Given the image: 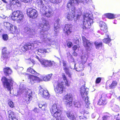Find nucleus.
<instances>
[{
	"instance_id": "obj_24",
	"label": "nucleus",
	"mask_w": 120,
	"mask_h": 120,
	"mask_svg": "<svg viewBox=\"0 0 120 120\" xmlns=\"http://www.w3.org/2000/svg\"><path fill=\"white\" fill-rule=\"evenodd\" d=\"M58 106V105L56 104H55L52 105L51 108L50 109V111L52 115L54 112L59 110H60Z\"/></svg>"
},
{
	"instance_id": "obj_56",
	"label": "nucleus",
	"mask_w": 120,
	"mask_h": 120,
	"mask_svg": "<svg viewBox=\"0 0 120 120\" xmlns=\"http://www.w3.org/2000/svg\"><path fill=\"white\" fill-rule=\"evenodd\" d=\"M78 46L76 45H75L73 47V50L74 51H75L78 48Z\"/></svg>"
},
{
	"instance_id": "obj_11",
	"label": "nucleus",
	"mask_w": 120,
	"mask_h": 120,
	"mask_svg": "<svg viewBox=\"0 0 120 120\" xmlns=\"http://www.w3.org/2000/svg\"><path fill=\"white\" fill-rule=\"evenodd\" d=\"M64 85L63 83H58L56 88H54L56 92L58 94H61L63 92Z\"/></svg>"
},
{
	"instance_id": "obj_36",
	"label": "nucleus",
	"mask_w": 120,
	"mask_h": 120,
	"mask_svg": "<svg viewBox=\"0 0 120 120\" xmlns=\"http://www.w3.org/2000/svg\"><path fill=\"white\" fill-rule=\"evenodd\" d=\"M27 71L37 75H39L38 73H37L33 69L31 68L30 67L28 68Z\"/></svg>"
},
{
	"instance_id": "obj_39",
	"label": "nucleus",
	"mask_w": 120,
	"mask_h": 120,
	"mask_svg": "<svg viewBox=\"0 0 120 120\" xmlns=\"http://www.w3.org/2000/svg\"><path fill=\"white\" fill-rule=\"evenodd\" d=\"M105 16L108 18L109 19H113L114 18V16L112 14L108 13L105 14Z\"/></svg>"
},
{
	"instance_id": "obj_63",
	"label": "nucleus",
	"mask_w": 120,
	"mask_h": 120,
	"mask_svg": "<svg viewBox=\"0 0 120 120\" xmlns=\"http://www.w3.org/2000/svg\"><path fill=\"white\" fill-rule=\"evenodd\" d=\"M36 58L38 59V60L40 62V60H41V59H40L38 57V56H36Z\"/></svg>"
},
{
	"instance_id": "obj_41",
	"label": "nucleus",
	"mask_w": 120,
	"mask_h": 120,
	"mask_svg": "<svg viewBox=\"0 0 120 120\" xmlns=\"http://www.w3.org/2000/svg\"><path fill=\"white\" fill-rule=\"evenodd\" d=\"M65 104L67 106L70 107L72 105V101H66L65 102Z\"/></svg>"
},
{
	"instance_id": "obj_6",
	"label": "nucleus",
	"mask_w": 120,
	"mask_h": 120,
	"mask_svg": "<svg viewBox=\"0 0 120 120\" xmlns=\"http://www.w3.org/2000/svg\"><path fill=\"white\" fill-rule=\"evenodd\" d=\"M24 16L22 12L20 11H15L12 13L11 18L13 20H16L19 23H20L23 20Z\"/></svg>"
},
{
	"instance_id": "obj_27",
	"label": "nucleus",
	"mask_w": 120,
	"mask_h": 120,
	"mask_svg": "<svg viewBox=\"0 0 120 120\" xmlns=\"http://www.w3.org/2000/svg\"><path fill=\"white\" fill-rule=\"evenodd\" d=\"M32 96L25 95L23 97V100L25 102L29 104L30 103V101L32 100Z\"/></svg>"
},
{
	"instance_id": "obj_37",
	"label": "nucleus",
	"mask_w": 120,
	"mask_h": 120,
	"mask_svg": "<svg viewBox=\"0 0 120 120\" xmlns=\"http://www.w3.org/2000/svg\"><path fill=\"white\" fill-rule=\"evenodd\" d=\"M106 37L103 40L104 42L105 43H109L111 41V39L109 38V35L107 34L106 35Z\"/></svg>"
},
{
	"instance_id": "obj_57",
	"label": "nucleus",
	"mask_w": 120,
	"mask_h": 120,
	"mask_svg": "<svg viewBox=\"0 0 120 120\" xmlns=\"http://www.w3.org/2000/svg\"><path fill=\"white\" fill-rule=\"evenodd\" d=\"M0 17L1 18H2L3 19H4L6 17L5 15H2L0 16Z\"/></svg>"
},
{
	"instance_id": "obj_44",
	"label": "nucleus",
	"mask_w": 120,
	"mask_h": 120,
	"mask_svg": "<svg viewBox=\"0 0 120 120\" xmlns=\"http://www.w3.org/2000/svg\"><path fill=\"white\" fill-rule=\"evenodd\" d=\"M80 0L81 3L84 5H85L86 4L89 3L90 0Z\"/></svg>"
},
{
	"instance_id": "obj_14",
	"label": "nucleus",
	"mask_w": 120,
	"mask_h": 120,
	"mask_svg": "<svg viewBox=\"0 0 120 120\" xmlns=\"http://www.w3.org/2000/svg\"><path fill=\"white\" fill-rule=\"evenodd\" d=\"M60 19H57L55 22L54 25V33L55 34L57 35L58 33L59 30L60 25L59 24Z\"/></svg>"
},
{
	"instance_id": "obj_4",
	"label": "nucleus",
	"mask_w": 120,
	"mask_h": 120,
	"mask_svg": "<svg viewBox=\"0 0 120 120\" xmlns=\"http://www.w3.org/2000/svg\"><path fill=\"white\" fill-rule=\"evenodd\" d=\"M85 86H83L80 89V90L82 99L85 101L86 103V106L87 108L89 107L90 102L89 101V98L87 96L88 92L89 89L87 88H85Z\"/></svg>"
},
{
	"instance_id": "obj_58",
	"label": "nucleus",
	"mask_w": 120,
	"mask_h": 120,
	"mask_svg": "<svg viewBox=\"0 0 120 120\" xmlns=\"http://www.w3.org/2000/svg\"><path fill=\"white\" fill-rule=\"evenodd\" d=\"M34 43L38 45H39V44L40 43V42H39L38 41H35L34 42Z\"/></svg>"
},
{
	"instance_id": "obj_51",
	"label": "nucleus",
	"mask_w": 120,
	"mask_h": 120,
	"mask_svg": "<svg viewBox=\"0 0 120 120\" xmlns=\"http://www.w3.org/2000/svg\"><path fill=\"white\" fill-rule=\"evenodd\" d=\"M15 52H16V54H17L18 53H20V51H19V49L18 48L15 49Z\"/></svg>"
},
{
	"instance_id": "obj_46",
	"label": "nucleus",
	"mask_w": 120,
	"mask_h": 120,
	"mask_svg": "<svg viewBox=\"0 0 120 120\" xmlns=\"http://www.w3.org/2000/svg\"><path fill=\"white\" fill-rule=\"evenodd\" d=\"M8 103L10 107L13 108L14 107V103L11 101L9 100L8 101Z\"/></svg>"
},
{
	"instance_id": "obj_2",
	"label": "nucleus",
	"mask_w": 120,
	"mask_h": 120,
	"mask_svg": "<svg viewBox=\"0 0 120 120\" xmlns=\"http://www.w3.org/2000/svg\"><path fill=\"white\" fill-rule=\"evenodd\" d=\"M42 20V23L40 24L39 26V28L42 30L40 33V38L44 41L47 38V32L46 31L49 29V25L47 20L44 17L41 19Z\"/></svg>"
},
{
	"instance_id": "obj_32",
	"label": "nucleus",
	"mask_w": 120,
	"mask_h": 120,
	"mask_svg": "<svg viewBox=\"0 0 120 120\" xmlns=\"http://www.w3.org/2000/svg\"><path fill=\"white\" fill-rule=\"evenodd\" d=\"M83 64H80L79 66L77 68H75V64H74V68L76 71H81L83 70L84 69V68L83 67Z\"/></svg>"
},
{
	"instance_id": "obj_1",
	"label": "nucleus",
	"mask_w": 120,
	"mask_h": 120,
	"mask_svg": "<svg viewBox=\"0 0 120 120\" xmlns=\"http://www.w3.org/2000/svg\"><path fill=\"white\" fill-rule=\"evenodd\" d=\"M80 2L79 0H69L68 1L67 7L71 9L73 12H67L66 14L67 18L69 20H72L74 19L75 12V6L78 5Z\"/></svg>"
},
{
	"instance_id": "obj_34",
	"label": "nucleus",
	"mask_w": 120,
	"mask_h": 120,
	"mask_svg": "<svg viewBox=\"0 0 120 120\" xmlns=\"http://www.w3.org/2000/svg\"><path fill=\"white\" fill-rule=\"evenodd\" d=\"M52 74L47 75L45 76H43L42 78L45 81H48L51 79V77L52 75Z\"/></svg>"
},
{
	"instance_id": "obj_60",
	"label": "nucleus",
	"mask_w": 120,
	"mask_h": 120,
	"mask_svg": "<svg viewBox=\"0 0 120 120\" xmlns=\"http://www.w3.org/2000/svg\"><path fill=\"white\" fill-rule=\"evenodd\" d=\"M106 116H104L102 118V120H106ZM98 120H99V119H98Z\"/></svg>"
},
{
	"instance_id": "obj_17",
	"label": "nucleus",
	"mask_w": 120,
	"mask_h": 120,
	"mask_svg": "<svg viewBox=\"0 0 120 120\" xmlns=\"http://www.w3.org/2000/svg\"><path fill=\"white\" fill-rule=\"evenodd\" d=\"M107 95L106 94H102L101 95V98L100 99L98 105H105L107 103L106 101Z\"/></svg>"
},
{
	"instance_id": "obj_40",
	"label": "nucleus",
	"mask_w": 120,
	"mask_h": 120,
	"mask_svg": "<svg viewBox=\"0 0 120 120\" xmlns=\"http://www.w3.org/2000/svg\"><path fill=\"white\" fill-rule=\"evenodd\" d=\"M62 77L63 79L65 82L66 85L68 86H69V84L68 83L67 81L66 77L64 73H63L62 74Z\"/></svg>"
},
{
	"instance_id": "obj_20",
	"label": "nucleus",
	"mask_w": 120,
	"mask_h": 120,
	"mask_svg": "<svg viewBox=\"0 0 120 120\" xmlns=\"http://www.w3.org/2000/svg\"><path fill=\"white\" fill-rule=\"evenodd\" d=\"M65 114L68 118L71 120H73L75 119L74 114L71 111H67L65 112Z\"/></svg>"
},
{
	"instance_id": "obj_50",
	"label": "nucleus",
	"mask_w": 120,
	"mask_h": 120,
	"mask_svg": "<svg viewBox=\"0 0 120 120\" xmlns=\"http://www.w3.org/2000/svg\"><path fill=\"white\" fill-rule=\"evenodd\" d=\"M67 61L64 60H62V63L63 64V67H67Z\"/></svg>"
},
{
	"instance_id": "obj_26",
	"label": "nucleus",
	"mask_w": 120,
	"mask_h": 120,
	"mask_svg": "<svg viewBox=\"0 0 120 120\" xmlns=\"http://www.w3.org/2000/svg\"><path fill=\"white\" fill-rule=\"evenodd\" d=\"M8 113L9 114V120H18L17 118L15 116L14 112L10 111H8Z\"/></svg>"
},
{
	"instance_id": "obj_59",
	"label": "nucleus",
	"mask_w": 120,
	"mask_h": 120,
	"mask_svg": "<svg viewBox=\"0 0 120 120\" xmlns=\"http://www.w3.org/2000/svg\"><path fill=\"white\" fill-rule=\"evenodd\" d=\"M73 55L74 56H76L77 55V53L75 52H74L73 53Z\"/></svg>"
},
{
	"instance_id": "obj_5",
	"label": "nucleus",
	"mask_w": 120,
	"mask_h": 120,
	"mask_svg": "<svg viewBox=\"0 0 120 120\" xmlns=\"http://www.w3.org/2000/svg\"><path fill=\"white\" fill-rule=\"evenodd\" d=\"M90 15L85 13L83 16L84 21L82 28L84 30L90 28L91 24L93 23V20L90 17Z\"/></svg>"
},
{
	"instance_id": "obj_21",
	"label": "nucleus",
	"mask_w": 120,
	"mask_h": 120,
	"mask_svg": "<svg viewBox=\"0 0 120 120\" xmlns=\"http://www.w3.org/2000/svg\"><path fill=\"white\" fill-rule=\"evenodd\" d=\"M29 80L30 81L32 84H34L36 82H39L40 81V78L34 75H31L30 77Z\"/></svg>"
},
{
	"instance_id": "obj_47",
	"label": "nucleus",
	"mask_w": 120,
	"mask_h": 120,
	"mask_svg": "<svg viewBox=\"0 0 120 120\" xmlns=\"http://www.w3.org/2000/svg\"><path fill=\"white\" fill-rule=\"evenodd\" d=\"M2 37L3 39L4 40L6 41L8 39V36L7 34H3Z\"/></svg>"
},
{
	"instance_id": "obj_38",
	"label": "nucleus",
	"mask_w": 120,
	"mask_h": 120,
	"mask_svg": "<svg viewBox=\"0 0 120 120\" xmlns=\"http://www.w3.org/2000/svg\"><path fill=\"white\" fill-rule=\"evenodd\" d=\"M94 44L97 49H99V48L102 46V43L101 42H95L94 43Z\"/></svg>"
},
{
	"instance_id": "obj_9",
	"label": "nucleus",
	"mask_w": 120,
	"mask_h": 120,
	"mask_svg": "<svg viewBox=\"0 0 120 120\" xmlns=\"http://www.w3.org/2000/svg\"><path fill=\"white\" fill-rule=\"evenodd\" d=\"M19 92L22 93H24L25 94V95H28L32 96V92L31 90H28L26 89L25 87L22 85L21 84L19 86Z\"/></svg>"
},
{
	"instance_id": "obj_7",
	"label": "nucleus",
	"mask_w": 120,
	"mask_h": 120,
	"mask_svg": "<svg viewBox=\"0 0 120 120\" xmlns=\"http://www.w3.org/2000/svg\"><path fill=\"white\" fill-rule=\"evenodd\" d=\"M1 80L4 87H6L8 90L10 91V93L11 94V90L12 89V87L13 82L12 79L11 78L7 79L5 77H3Z\"/></svg>"
},
{
	"instance_id": "obj_12",
	"label": "nucleus",
	"mask_w": 120,
	"mask_h": 120,
	"mask_svg": "<svg viewBox=\"0 0 120 120\" xmlns=\"http://www.w3.org/2000/svg\"><path fill=\"white\" fill-rule=\"evenodd\" d=\"M33 45V44H31L30 43H27L24 46L22 45H20V48H21V50L22 51L24 52H25L27 50L31 49Z\"/></svg>"
},
{
	"instance_id": "obj_42",
	"label": "nucleus",
	"mask_w": 120,
	"mask_h": 120,
	"mask_svg": "<svg viewBox=\"0 0 120 120\" xmlns=\"http://www.w3.org/2000/svg\"><path fill=\"white\" fill-rule=\"evenodd\" d=\"M38 53H46L47 52L46 49H38L37 50Z\"/></svg>"
},
{
	"instance_id": "obj_3",
	"label": "nucleus",
	"mask_w": 120,
	"mask_h": 120,
	"mask_svg": "<svg viewBox=\"0 0 120 120\" xmlns=\"http://www.w3.org/2000/svg\"><path fill=\"white\" fill-rule=\"evenodd\" d=\"M40 2H38L39 7L40 8V12L43 14H43L44 15H45L48 17H50L52 16V15L53 9L52 7H48L47 8L44 6L43 3L42 1L40 0H38Z\"/></svg>"
},
{
	"instance_id": "obj_54",
	"label": "nucleus",
	"mask_w": 120,
	"mask_h": 120,
	"mask_svg": "<svg viewBox=\"0 0 120 120\" xmlns=\"http://www.w3.org/2000/svg\"><path fill=\"white\" fill-rule=\"evenodd\" d=\"M12 6V5H10V3H9V5H7L6 7L7 9H10L11 8V6Z\"/></svg>"
},
{
	"instance_id": "obj_30",
	"label": "nucleus",
	"mask_w": 120,
	"mask_h": 120,
	"mask_svg": "<svg viewBox=\"0 0 120 120\" xmlns=\"http://www.w3.org/2000/svg\"><path fill=\"white\" fill-rule=\"evenodd\" d=\"M88 57V56L87 54L83 53L82 55L81 59L82 63L83 64L85 63L87 60V58Z\"/></svg>"
},
{
	"instance_id": "obj_62",
	"label": "nucleus",
	"mask_w": 120,
	"mask_h": 120,
	"mask_svg": "<svg viewBox=\"0 0 120 120\" xmlns=\"http://www.w3.org/2000/svg\"><path fill=\"white\" fill-rule=\"evenodd\" d=\"M23 68L22 67H20L18 69V70H22L23 69Z\"/></svg>"
},
{
	"instance_id": "obj_16",
	"label": "nucleus",
	"mask_w": 120,
	"mask_h": 120,
	"mask_svg": "<svg viewBox=\"0 0 120 120\" xmlns=\"http://www.w3.org/2000/svg\"><path fill=\"white\" fill-rule=\"evenodd\" d=\"M4 26L8 30L14 32L16 29V27L9 23L6 22L4 23Z\"/></svg>"
},
{
	"instance_id": "obj_35",
	"label": "nucleus",
	"mask_w": 120,
	"mask_h": 120,
	"mask_svg": "<svg viewBox=\"0 0 120 120\" xmlns=\"http://www.w3.org/2000/svg\"><path fill=\"white\" fill-rule=\"evenodd\" d=\"M6 48H4L2 50V56L4 59L7 58L8 56V54L6 52Z\"/></svg>"
},
{
	"instance_id": "obj_29",
	"label": "nucleus",
	"mask_w": 120,
	"mask_h": 120,
	"mask_svg": "<svg viewBox=\"0 0 120 120\" xmlns=\"http://www.w3.org/2000/svg\"><path fill=\"white\" fill-rule=\"evenodd\" d=\"M63 69L66 74L68 75L69 77H71L72 74L69 68L67 67H63Z\"/></svg>"
},
{
	"instance_id": "obj_8",
	"label": "nucleus",
	"mask_w": 120,
	"mask_h": 120,
	"mask_svg": "<svg viewBox=\"0 0 120 120\" xmlns=\"http://www.w3.org/2000/svg\"><path fill=\"white\" fill-rule=\"evenodd\" d=\"M83 45L86 49L88 50H90L92 48L93 44V42L87 40L84 37H82Z\"/></svg>"
},
{
	"instance_id": "obj_10",
	"label": "nucleus",
	"mask_w": 120,
	"mask_h": 120,
	"mask_svg": "<svg viewBox=\"0 0 120 120\" xmlns=\"http://www.w3.org/2000/svg\"><path fill=\"white\" fill-rule=\"evenodd\" d=\"M28 15L30 18L34 19L37 17L38 13L36 10L32 8H28L27 11Z\"/></svg>"
},
{
	"instance_id": "obj_13",
	"label": "nucleus",
	"mask_w": 120,
	"mask_h": 120,
	"mask_svg": "<svg viewBox=\"0 0 120 120\" xmlns=\"http://www.w3.org/2000/svg\"><path fill=\"white\" fill-rule=\"evenodd\" d=\"M39 94L46 99H48L49 98L50 94L48 91L46 90H44L43 88H41L39 90Z\"/></svg>"
},
{
	"instance_id": "obj_18",
	"label": "nucleus",
	"mask_w": 120,
	"mask_h": 120,
	"mask_svg": "<svg viewBox=\"0 0 120 120\" xmlns=\"http://www.w3.org/2000/svg\"><path fill=\"white\" fill-rule=\"evenodd\" d=\"M72 25L71 24H66L64 29V32L67 34H69L71 32Z\"/></svg>"
},
{
	"instance_id": "obj_22",
	"label": "nucleus",
	"mask_w": 120,
	"mask_h": 120,
	"mask_svg": "<svg viewBox=\"0 0 120 120\" xmlns=\"http://www.w3.org/2000/svg\"><path fill=\"white\" fill-rule=\"evenodd\" d=\"M24 31L26 33L31 35H34L35 33L34 30L31 29L28 27H26L25 28Z\"/></svg>"
},
{
	"instance_id": "obj_61",
	"label": "nucleus",
	"mask_w": 120,
	"mask_h": 120,
	"mask_svg": "<svg viewBox=\"0 0 120 120\" xmlns=\"http://www.w3.org/2000/svg\"><path fill=\"white\" fill-rule=\"evenodd\" d=\"M39 107L40 108H41L42 107H43L44 106L41 104H39Z\"/></svg>"
},
{
	"instance_id": "obj_49",
	"label": "nucleus",
	"mask_w": 120,
	"mask_h": 120,
	"mask_svg": "<svg viewBox=\"0 0 120 120\" xmlns=\"http://www.w3.org/2000/svg\"><path fill=\"white\" fill-rule=\"evenodd\" d=\"M61 0H50V1L54 3H58L61 1Z\"/></svg>"
},
{
	"instance_id": "obj_15",
	"label": "nucleus",
	"mask_w": 120,
	"mask_h": 120,
	"mask_svg": "<svg viewBox=\"0 0 120 120\" xmlns=\"http://www.w3.org/2000/svg\"><path fill=\"white\" fill-rule=\"evenodd\" d=\"M40 63L43 67H46L48 66H50L53 64V62L51 61L45 60L43 59H41Z\"/></svg>"
},
{
	"instance_id": "obj_28",
	"label": "nucleus",
	"mask_w": 120,
	"mask_h": 120,
	"mask_svg": "<svg viewBox=\"0 0 120 120\" xmlns=\"http://www.w3.org/2000/svg\"><path fill=\"white\" fill-rule=\"evenodd\" d=\"M117 82L116 81H113L111 84L109 85V88L111 89H114L117 86Z\"/></svg>"
},
{
	"instance_id": "obj_55",
	"label": "nucleus",
	"mask_w": 120,
	"mask_h": 120,
	"mask_svg": "<svg viewBox=\"0 0 120 120\" xmlns=\"http://www.w3.org/2000/svg\"><path fill=\"white\" fill-rule=\"evenodd\" d=\"M31 0H21L22 1L25 3H27L30 2Z\"/></svg>"
},
{
	"instance_id": "obj_25",
	"label": "nucleus",
	"mask_w": 120,
	"mask_h": 120,
	"mask_svg": "<svg viewBox=\"0 0 120 120\" xmlns=\"http://www.w3.org/2000/svg\"><path fill=\"white\" fill-rule=\"evenodd\" d=\"M10 5H16L18 7L20 6L21 5V3L18 0H10Z\"/></svg>"
},
{
	"instance_id": "obj_23",
	"label": "nucleus",
	"mask_w": 120,
	"mask_h": 120,
	"mask_svg": "<svg viewBox=\"0 0 120 120\" xmlns=\"http://www.w3.org/2000/svg\"><path fill=\"white\" fill-rule=\"evenodd\" d=\"M61 114V112L60 110H59L58 111H57L56 112H55L53 113V119H60V116Z\"/></svg>"
},
{
	"instance_id": "obj_48",
	"label": "nucleus",
	"mask_w": 120,
	"mask_h": 120,
	"mask_svg": "<svg viewBox=\"0 0 120 120\" xmlns=\"http://www.w3.org/2000/svg\"><path fill=\"white\" fill-rule=\"evenodd\" d=\"M82 108H81L79 110V111L81 113V114H83L84 113H86L87 114H88V111H85V110H83V111H82V110H83Z\"/></svg>"
},
{
	"instance_id": "obj_31",
	"label": "nucleus",
	"mask_w": 120,
	"mask_h": 120,
	"mask_svg": "<svg viewBox=\"0 0 120 120\" xmlns=\"http://www.w3.org/2000/svg\"><path fill=\"white\" fill-rule=\"evenodd\" d=\"M4 73L6 75H8L10 74L12 72V70L9 68L7 67L4 69Z\"/></svg>"
},
{
	"instance_id": "obj_43",
	"label": "nucleus",
	"mask_w": 120,
	"mask_h": 120,
	"mask_svg": "<svg viewBox=\"0 0 120 120\" xmlns=\"http://www.w3.org/2000/svg\"><path fill=\"white\" fill-rule=\"evenodd\" d=\"M114 110L116 112H118L120 110V108L119 106L117 105H115L113 107Z\"/></svg>"
},
{
	"instance_id": "obj_64",
	"label": "nucleus",
	"mask_w": 120,
	"mask_h": 120,
	"mask_svg": "<svg viewBox=\"0 0 120 120\" xmlns=\"http://www.w3.org/2000/svg\"><path fill=\"white\" fill-rule=\"evenodd\" d=\"M79 118L80 119H84V118H85L84 117V116H79Z\"/></svg>"
},
{
	"instance_id": "obj_19",
	"label": "nucleus",
	"mask_w": 120,
	"mask_h": 120,
	"mask_svg": "<svg viewBox=\"0 0 120 120\" xmlns=\"http://www.w3.org/2000/svg\"><path fill=\"white\" fill-rule=\"evenodd\" d=\"M99 26L101 27V30L106 33L107 31V27L106 24L102 21L99 22Z\"/></svg>"
},
{
	"instance_id": "obj_53",
	"label": "nucleus",
	"mask_w": 120,
	"mask_h": 120,
	"mask_svg": "<svg viewBox=\"0 0 120 120\" xmlns=\"http://www.w3.org/2000/svg\"><path fill=\"white\" fill-rule=\"evenodd\" d=\"M72 45V44L71 42H69L67 44V46L68 47H71Z\"/></svg>"
},
{
	"instance_id": "obj_52",
	"label": "nucleus",
	"mask_w": 120,
	"mask_h": 120,
	"mask_svg": "<svg viewBox=\"0 0 120 120\" xmlns=\"http://www.w3.org/2000/svg\"><path fill=\"white\" fill-rule=\"evenodd\" d=\"M101 80V79L100 78H98L96 79V83H99L100 82Z\"/></svg>"
},
{
	"instance_id": "obj_33",
	"label": "nucleus",
	"mask_w": 120,
	"mask_h": 120,
	"mask_svg": "<svg viewBox=\"0 0 120 120\" xmlns=\"http://www.w3.org/2000/svg\"><path fill=\"white\" fill-rule=\"evenodd\" d=\"M64 99L66 101H72V96L71 94H68L64 97Z\"/></svg>"
},
{
	"instance_id": "obj_45",
	"label": "nucleus",
	"mask_w": 120,
	"mask_h": 120,
	"mask_svg": "<svg viewBox=\"0 0 120 120\" xmlns=\"http://www.w3.org/2000/svg\"><path fill=\"white\" fill-rule=\"evenodd\" d=\"M74 104L75 106L76 107L79 108L80 107V103L79 101L75 102L74 103Z\"/></svg>"
}]
</instances>
